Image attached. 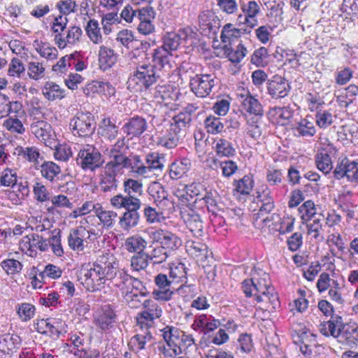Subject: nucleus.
Returning <instances> with one entry per match:
<instances>
[{
	"label": "nucleus",
	"instance_id": "1",
	"mask_svg": "<svg viewBox=\"0 0 358 358\" xmlns=\"http://www.w3.org/2000/svg\"><path fill=\"white\" fill-rule=\"evenodd\" d=\"M164 79L148 64H139L129 79V85L134 83L140 91L151 90L152 86Z\"/></svg>",
	"mask_w": 358,
	"mask_h": 358
},
{
	"label": "nucleus",
	"instance_id": "2",
	"mask_svg": "<svg viewBox=\"0 0 358 358\" xmlns=\"http://www.w3.org/2000/svg\"><path fill=\"white\" fill-rule=\"evenodd\" d=\"M70 127L74 135L81 137L91 136L95 131L96 122L94 116L90 112H78L71 120Z\"/></svg>",
	"mask_w": 358,
	"mask_h": 358
},
{
	"label": "nucleus",
	"instance_id": "3",
	"mask_svg": "<svg viewBox=\"0 0 358 358\" xmlns=\"http://www.w3.org/2000/svg\"><path fill=\"white\" fill-rule=\"evenodd\" d=\"M100 152L94 146L87 145L81 149L76 158V163L83 170L94 171L103 163Z\"/></svg>",
	"mask_w": 358,
	"mask_h": 358
},
{
	"label": "nucleus",
	"instance_id": "4",
	"mask_svg": "<svg viewBox=\"0 0 358 358\" xmlns=\"http://www.w3.org/2000/svg\"><path fill=\"white\" fill-rule=\"evenodd\" d=\"M196 33L189 27L181 29L178 32H168L163 38V45L159 48L164 49L169 52L176 50L182 41L187 43L195 38Z\"/></svg>",
	"mask_w": 358,
	"mask_h": 358
},
{
	"label": "nucleus",
	"instance_id": "5",
	"mask_svg": "<svg viewBox=\"0 0 358 358\" xmlns=\"http://www.w3.org/2000/svg\"><path fill=\"white\" fill-rule=\"evenodd\" d=\"M215 85V76L210 74H197L189 83L192 91L196 96L202 98L209 95Z\"/></svg>",
	"mask_w": 358,
	"mask_h": 358
},
{
	"label": "nucleus",
	"instance_id": "6",
	"mask_svg": "<svg viewBox=\"0 0 358 358\" xmlns=\"http://www.w3.org/2000/svg\"><path fill=\"white\" fill-rule=\"evenodd\" d=\"M171 52L159 48L155 49L152 54V63L149 64L163 79L167 78L171 69Z\"/></svg>",
	"mask_w": 358,
	"mask_h": 358
},
{
	"label": "nucleus",
	"instance_id": "7",
	"mask_svg": "<svg viewBox=\"0 0 358 358\" xmlns=\"http://www.w3.org/2000/svg\"><path fill=\"white\" fill-rule=\"evenodd\" d=\"M153 242L159 243L162 248L169 251H173L182 245V241L175 234L163 229H157L150 233Z\"/></svg>",
	"mask_w": 358,
	"mask_h": 358
},
{
	"label": "nucleus",
	"instance_id": "8",
	"mask_svg": "<svg viewBox=\"0 0 358 358\" xmlns=\"http://www.w3.org/2000/svg\"><path fill=\"white\" fill-rule=\"evenodd\" d=\"M270 192H266L260 199L262 205L257 213L254 215V219L259 227H264L270 226V222L274 220L275 214L270 215L273 210L275 205L272 197L269 196Z\"/></svg>",
	"mask_w": 358,
	"mask_h": 358
},
{
	"label": "nucleus",
	"instance_id": "9",
	"mask_svg": "<svg viewBox=\"0 0 358 358\" xmlns=\"http://www.w3.org/2000/svg\"><path fill=\"white\" fill-rule=\"evenodd\" d=\"M92 264L106 280H112L116 278L119 264L113 256L108 254L101 255Z\"/></svg>",
	"mask_w": 358,
	"mask_h": 358
},
{
	"label": "nucleus",
	"instance_id": "10",
	"mask_svg": "<svg viewBox=\"0 0 358 358\" xmlns=\"http://www.w3.org/2000/svg\"><path fill=\"white\" fill-rule=\"evenodd\" d=\"M267 92L273 99H283L288 95L291 90L289 81L284 77L275 75L268 80Z\"/></svg>",
	"mask_w": 358,
	"mask_h": 358
},
{
	"label": "nucleus",
	"instance_id": "11",
	"mask_svg": "<svg viewBox=\"0 0 358 358\" xmlns=\"http://www.w3.org/2000/svg\"><path fill=\"white\" fill-rule=\"evenodd\" d=\"M155 283L158 289H154L152 295L155 299L169 301L171 299L173 292L171 290L172 280L163 273L157 275L155 278Z\"/></svg>",
	"mask_w": 358,
	"mask_h": 358
},
{
	"label": "nucleus",
	"instance_id": "12",
	"mask_svg": "<svg viewBox=\"0 0 358 358\" xmlns=\"http://www.w3.org/2000/svg\"><path fill=\"white\" fill-rule=\"evenodd\" d=\"M150 91L153 98L158 103H164L166 106L177 100L180 95L179 91L169 85H158Z\"/></svg>",
	"mask_w": 358,
	"mask_h": 358
},
{
	"label": "nucleus",
	"instance_id": "13",
	"mask_svg": "<svg viewBox=\"0 0 358 358\" xmlns=\"http://www.w3.org/2000/svg\"><path fill=\"white\" fill-rule=\"evenodd\" d=\"M242 289L247 297L255 296L257 302H263L264 299L260 294L266 291L264 279L258 280L257 282L252 278L246 279L242 282Z\"/></svg>",
	"mask_w": 358,
	"mask_h": 358
},
{
	"label": "nucleus",
	"instance_id": "14",
	"mask_svg": "<svg viewBox=\"0 0 358 358\" xmlns=\"http://www.w3.org/2000/svg\"><path fill=\"white\" fill-rule=\"evenodd\" d=\"M84 277L85 281L83 285L90 292H94L101 290L104 287L106 280L92 264L91 267L84 274Z\"/></svg>",
	"mask_w": 358,
	"mask_h": 358
},
{
	"label": "nucleus",
	"instance_id": "15",
	"mask_svg": "<svg viewBox=\"0 0 358 358\" xmlns=\"http://www.w3.org/2000/svg\"><path fill=\"white\" fill-rule=\"evenodd\" d=\"M343 328V318L337 315H332L329 320L323 322L319 325L320 332L326 337L331 336L334 338H338Z\"/></svg>",
	"mask_w": 358,
	"mask_h": 358
},
{
	"label": "nucleus",
	"instance_id": "16",
	"mask_svg": "<svg viewBox=\"0 0 358 358\" xmlns=\"http://www.w3.org/2000/svg\"><path fill=\"white\" fill-rule=\"evenodd\" d=\"M182 219L187 228L194 236L201 237L203 234V224L200 215L192 210L185 212Z\"/></svg>",
	"mask_w": 358,
	"mask_h": 358
},
{
	"label": "nucleus",
	"instance_id": "17",
	"mask_svg": "<svg viewBox=\"0 0 358 358\" xmlns=\"http://www.w3.org/2000/svg\"><path fill=\"white\" fill-rule=\"evenodd\" d=\"M148 128V123L145 118L135 116L127 122L122 129L124 132L131 138L139 137Z\"/></svg>",
	"mask_w": 358,
	"mask_h": 358
},
{
	"label": "nucleus",
	"instance_id": "18",
	"mask_svg": "<svg viewBox=\"0 0 358 358\" xmlns=\"http://www.w3.org/2000/svg\"><path fill=\"white\" fill-rule=\"evenodd\" d=\"M22 250H27L31 252H35L36 248L41 251H46L49 248L48 241L36 234L24 236L20 243Z\"/></svg>",
	"mask_w": 358,
	"mask_h": 358
},
{
	"label": "nucleus",
	"instance_id": "19",
	"mask_svg": "<svg viewBox=\"0 0 358 358\" xmlns=\"http://www.w3.org/2000/svg\"><path fill=\"white\" fill-rule=\"evenodd\" d=\"M82 34V29L79 27L71 26L63 35L57 36L56 45L59 49H64L68 45H73L80 42Z\"/></svg>",
	"mask_w": 358,
	"mask_h": 358
},
{
	"label": "nucleus",
	"instance_id": "20",
	"mask_svg": "<svg viewBox=\"0 0 358 358\" xmlns=\"http://www.w3.org/2000/svg\"><path fill=\"white\" fill-rule=\"evenodd\" d=\"M241 97L243 110L252 116L263 117L264 108L258 99L252 96L249 91L245 94H241Z\"/></svg>",
	"mask_w": 358,
	"mask_h": 358
},
{
	"label": "nucleus",
	"instance_id": "21",
	"mask_svg": "<svg viewBox=\"0 0 358 358\" xmlns=\"http://www.w3.org/2000/svg\"><path fill=\"white\" fill-rule=\"evenodd\" d=\"M110 204L117 209L124 208L126 211L134 208H141V202L138 197L126 194H117L113 196L110 200Z\"/></svg>",
	"mask_w": 358,
	"mask_h": 358
},
{
	"label": "nucleus",
	"instance_id": "22",
	"mask_svg": "<svg viewBox=\"0 0 358 358\" xmlns=\"http://www.w3.org/2000/svg\"><path fill=\"white\" fill-rule=\"evenodd\" d=\"M90 239V232L80 226L71 230L68 237L69 245L73 250L83 251L84 250L83 242Z\"/></svg>",
	"mask_w": 358,
	"mask_h": 358
},
{
	"label": "nucleus",
	"instance_id": "23",
	"mask_svg": "<svg viewBox=\"0 0 358 358\" xmlns=\"http://www.w3.org/2000/svg\"><path fill=\"white\" fill-rule=\"evenodd\" d=\"M196 109L197 107L194 105L188 104L182 111L173 117V122L171 123V126L181 132L182 129L190 125L192 115L196 112Z\"/></svg>",
	"mask_w": 358,
	"mask_h": 358
},
{
	"label": "nucleus",
	"instance_id": "24",
	"mask_svg": "<svg viewBox=\"0 0 358 358\" xmlns=\"http://www.w3.org/2000/svg\"><path fill=\"white\" fill-rule=\"evenodd\" d=\"M187 250L191 255L198 259L196 261L201 262H210L208 259L210 257H212L213 255V252L208 250L207 245L199 241H188L187 243Z\"/></svg>",
	"mask_w": 358,
	"mask_h": 358
},
{
	"label": "nucleus",
	"instance_id": "25",
	"mask_svg": "<svg viewBox=\"0 0 358 358\" xmlns=\"http://www.w3.org/2000/svg\"><path fill=\"white\" fill-rule=\"evenodd\" d=\"M110 161L108 162L104 169L108 172L117 174L124 169H129L131 166V159L123 154L109 155Z\"/></svg>",
	"mask_w": 358,
	"mask_h": 358
},
{
	"label": "nucleus",
	"instance_id": "26",
	"mask_svg": "<svg viewBox=\"0 0 358 358\" xmlns=\"http://www.w3.org/2000/svg\"><path fill=\"white\" fill-rule=\"evenodd\" d=\"M59 322L51 319H42L34 323L36 330L41 334H48L52 338H58L61 334V331L58 328Z\"/></svg>",
	"mask_w": 358,
	"mask_h": 358
},
{
	"label": "nucleus",
	"instance_id": "27",
	"mask_svg": "<svg viewBox=\"0 0 358 358\" xmlns=\"http://www.w3.org/2000/svg\"><path fill=\"white\" fill-rule=\"evenodd\" d=\"M192 162L188 158L175 160L169 166V176L173 180L181 178L191 168Z\"/></svg>",
	"mask_w": 358,
	"mask_h": 358
},
{
	"label": "nucleus",
	"instance_id": "28",
	"mask_svg": "<svg viewBox=\"0 0 358 358\" xmlns=\"http://www.w3.org/2000/svg\"><path fill=\"white\" fill-rule=\"evenodd\" d=\"M202 201L206 203L208 212H211L215 217L222 209L223 204L220 201V196L216 191L205 192Z\"/></svg>",
	"mask_w": 358,
	"mask_h": 358
},
{
	"label": "nucleus",
	"instance_id": "29",
	"mask_svg": "<svg viewBox=\"0 0 358 358\" xmlns=\"http://www.w3.org/2000/svg\"><path fill=\"white\" fill-rule=\"evenodd\" d=\"M43 95L50 101L65 97V90L54 82L48 81L42 88Z\"/></svg>",
	"mask_w": 358,
	"mask_h": 358
},
{
	"label": "nucleus",
	"instance_id": "30",
	"mask_svg": "<svg viewBox=\"0 0 358 358\" xmlns=\"http://www.w3.org/2000/svg\"><path fill=\"white\" fill-rule=\"evenodd\" d=\"M140 208L130 209L125 211L120 218L119 224L124 230H129L136 227L140 221V214L138 210Z\"/></svg>",
	"mask_w": 358,
	"mask_h": 358
},
{
	"label": "nucleus",
	"instance_id": "31",
	"mask_svg": "<svg viewBox=\"0 0 358 358\" xmlns=\"http://www.w3.org/2000/svg\"><path fill=\"white\" fill-rule=\"evenodd\" d=\"M180 139L181 132L171 126L169 132L159 139L157 145L167 149H172L178 145Z\"/></svg>",
	"mask_w": 358,
	"mask_h": 358
},
{
	"label": "nucleus",
	"instance_id": "32",
	"mask_svg": "<svg viewBox=\"0 0 358 358\" xmlns=\"http://www.w3.org/2000/svg\"><path fill=\"white\" fill-rule=\"evenodd\" d=\"M268 119L273 124H285L283 121L289 120L292 117V110L287 107H275L268 113Z\"/></svg>",
	"mask_w": 358,
	"mask_h": 358
},
{
	"label": "nucleus",
	"instance_id": "33",
	"mask_svg": "<svg viewBox=\"0 0 358 358\" xmlns=\"http://www.w3.org/2000/svg\"><path fill=\"white\" fill-rule=\"evenodd\" d=\"M117 56L114 50L106 46H101L99 52V62L101 69L106 70L115 64Z\"/></svg>",
	"mask_w": 358,
	"mask_h": 358
},
{
	"label": "nucleus",
	"instance_id": "34",
	"mask_svg": "<svg viewBox=\"0 0 358 358\" xmlns=\"http://www.w3.org/2000/svg\"><path fill=\"white\" fill-rule=\"evenodd\" d=\"M187 270L182 262L173 263L170 266L169 278L173 283H182L187 279Z\"/></svg>",
	"mask_w": 358,
	"mask_h": 358
},
{
	"label": "nucleus",
	"instance_id": "35",
	"mask_svg": "<svg viewBox=\"0 0 358 358\" xmlns=\"http://www.w3.org/2000/svg\"><path fill=\"white\" fill-rule=\"evenodd\" d=\"M115 317L114 311L110 307H107L96 318L95 324L102 330H106L113 326L115 322Z\"/></svg>",
	"mask_w": 358,
	"mask_h": 358
},
{
	"label": "nucleus",
	"instance_id": "36",
	"mask_svg": "<svg viewBox=\"0 0 358 358\" xmlns=\"http://www.w3.org/2000/svg\"><path fill=\"white\" fill-rule=\"evenodd\" d=\"M164 155L157 152H150L146 155L145 162L148 166V173L151 170L162 171L165 163Z\"/></svg>",
	"mask_w": 358,
	"mask_h": 358
},
{
	"label": "nucleus",
	"instance_id": "37",
	"mask_svg": "<svg viewBox=\"0 0 358 358\" xmlns=\"http://www.w3.org/2000/svg\"><path fill=\"white\" fill-rule=\"evenodd\" d=\"M117 174L108 172L104 169L100 182L101 190L103 192H113L117 190L118 181L116 179Z\"/></svg>",
	"mask_w": 358,
	"mask_h": 358
},
{
	"label": "nucleus",
	"instance_id": "38",
	"mask_svg": "<svg viewBox=\"0 0 358 358\" xmlns=\"http://www.w3.org/2000/svg\"><path fill=\"white\" fill-rule=\"evenodd\" d=\"M99 134L108 140H113L118 134V128L110 118H105L99 125Z\"/></svg>",
	"mask_w": 358,
	"mask_h": 358
},
{
	"label": "nucleus",
	"instance_id": "39",
	"mask_svg": "<svg viewBox=\"0 0 358 358\" xmlns=\"http://www.w3.org/2000/svg\"><path fill=\"white\" fill-rule=\"evenodd\" d=\"M147 241L139 235H134L127 238L125 246L129 252H144V250L147 246Z\"/></svg>",
	"mask_w": 358,
	"mask_h": 358
},
{
	"label": "nucleus",
	"instance_id": "40",
	"mask_svg": "<svg viewBox=\"0 0 358 358\" xmlns=\"http://www.w3.org/2000/svg\"><path fill=\"white\" fill-rule=\"evenodd\" d=\"M250 30L242 27L235 28L231 23H227L223 27L221 33V40L223 43L227 42L231 37H238L242 34H250Z\"/></svg>",
	"mask_w": 358,
	"mask_h": 358
},
{
	"label": "nucleus",
	"instance_id": "41",
	"mask_svg": "<svg viewBox=\"0 0 358 358\" xmlns=\"http://www.w3.org/2000/svg\"><path fill=\"white\" fill-rule=\"evenodd\" d=\"M216 153L220 157H231L236 155L232 143L225 138H219L215 145Z\"/></svg>",
	"mask_w": 358,
	"mask_h": 358
},
{
	"label": "nucleus",
	"instance_id": "42",
	"mask_svg": "<svg viewBox=\"0 0 358 358\" xmlns=\"http://www.w3.org/2000/svg\"><path fill=\"white\" fill-rule=\"evenodd\" d=\"M315 164L317 169L324 174L330 173L333 166L331 157L327 152H318L315 155Z\"/></svg>",
	"mask_w": 358,
	"mask_h": 358
},
{
	"label": "nucleus",
	"instance_id": "43",
	"mask_svg": "<svg viewBox=\"0 0 358 358\" xmlns=\"http://www.w3.org/2000/svg\"><path fill=\"white\" fill-rule=\"evenodd\" d=\"M294 129L298 132L299 136L303 137H312L316 133L313 122L307 119H302L299 122Z\"/></svg>",
	"mask_w": 358,
	"mask_h": 358
},
{
	"label": "nucleus",
	"instance_id": "44",
	"mask_svg": "<svg viewBox=\"0 0 358 358\" xmlns=\"http://www.w3.org/2000/svg\"><path fill=\"white\" fill-rule=\"evenodd\" d=\"M85 29L87 36L94 43L99 44L102 42V36L97 20L94 19L90 20Z\"/></svg>",
	"mask_w": 358,
	"mask_h": 358
},
{
	"label": "nucleus",
	"instance_id": "45",
	"mask_svg": "<svg viewBox=\"0 0 358 358\" xmlns=\"http://www.w3.org/2000/svg\"><path fill=\"white\" fill-rule=\"evenodd\" d=\"M60 171V167L53 162H44L41 166L42 176L50 181H52Z\"/></svg>",
	"mask_w": 358,
	"mask_h": 358
},
{
	"label": "nucleus",
	"instance_id": "46",
	"mask_svg": "<svg viewBox=\"0 0 358 358\" xmlns=\"http://www.w3.org/2000/svg\"><path fill=\"white\" fill-rule=\"evenodd\" d=\"M124 191L126 194L137 197L143 194V184L137 180L127 179L124 181Z\"/></svg>",
	"mask_w": 358,
	"mask_h": 358
},
{
	"label": "nucleus",
	"instance_id": "47",
	"mask_svg": "<svg viewBox=\"0 0 358 358\" xmlns=\"http://www.w3.org/2000/svg\"><path fill=\"white\" fill-rule=\"evenodd\" d=\"M299 212L303 223L307 222L316 214L315 206L311 200L305 201L299 208Z\"/></svg>",
	"mask_w": 358,
	"mask_h": 358
},
{
	"label": "nucleus",
	"instance_id": "48",
	"mask_svg": "<svg viewBox=\"0 0 358 358\" xmlns=\"http://www.w3.org/2000/svg\"><path fill=\"white\" fill-rule=\"evenodd\" d=\"M67 24L68 19L66 17H64L62 15H60L55 17L51 26V30L55 34L54 41L55 44H57V36L64 34Z\"/></svg>",
	"mask_w": 358,
	"mask_h": 358
},
{
	"label": "nucleus",
	"instance_id": "49",
	"mask_svg": "<svg viewBox=\"0 0 358 358\" xmlns=\"http://www.w3.org/2000/svg\"><path fill=\"white\" fill-rule=\"evenodd\" d=\"M1 266L8 275H14L21 272L23 265L15 259H6L1 262Z\"/></svg>",
	"mask_w": 358,
	"mask_h": 358
},
{
	"label": "nucleus",
	"instance_id": "50",
	"mask_svg": "<svg viewBox=\"0 0 358 358\" xmlns=\"http://www.w3.org/2000/svg\"><path fill=\"white\" fill-rule=\"evenodd\" d=\"M96 215L103 226L108 228L113 225L114 220L117 216L115 212L103 210L101 206L96 208Z\"/></svg>",
	"mask_w": 358,
	"mask_h": 358
},
{
	"label": "nucleus",
	"instance_id": "51",
	"mask_svg": "<svg viewBox=\"0 0 358 358\" xmlns=\"http://www.w3.org/2000/svg\"><path fill=\"white\" fill-rule=\"evenodd\" d=\"M204 124L207 131L212 134L220 133L224 129L220 117L210 115L205 120Z\"/></svg>",
	"mask_w": 358,
	"mask_h": 358
},
{
	"label": "nucleus",
	"instance_id": "52",
	"mask_svg": "<svg viewBox=\"0 0 358 358\" xmlns=\"http://www.w3.org/2000/svg\"><path fill=\"white\" fill-rule=\"evenodd\" d=\"M262 118V117L252 116L247 120V134L254 139H257L262 135V129L259 125Z\"/></svg>",
	"mask_w": 358,
	"mask_h": 358
},
{
	"label": "nucleus",
	"instance_id": "53",
	"mask_svg": "<svg viewBox=\"0 0 358 358\" xmlns=\"http://www.w3.org/2000/svg\"><path fill=\"white\" fill-rule=\"evenodd\" d=\"M246 52L247 49L241 43L238 44L236 50L229 48L225 50V54L229 60L233 63H239L245 56Z\"/></svg>",
	"mask_w": 358,
	"mask_h": 358
},
{
	"label": "nucleus",
	"instance_id": "54",
	"mask_svg": "<svg viewBox=\"0 0 358 358\" xmlns=\"http://www.w3.org/2000/svg\"><path fill=\"white\" fill-rule=\"evenodd\" d=\"M148 254L140 252L134 255L131 259V266L134 271H139L145 269L148 265Z\"/></svg>",
	"mask_w": 358,
	"mask_h": 358
},
{
	"label": "nucleus",
	"instance_id": "55",
	"mask_svg": "<svg viewBox=\"0 0 358 358\" xmlns=\"http://www.w3.org/2000/svg\"><path fill=\"white\" fill-rule=\"evenodd\" d=\"M18 155L30 162L37 163L41 154L36 147H20L18 150Z\"/></svg>",
	"mask_w": 358,
	"mask_h": 358
},
{
	"label": "nucleus",
	"instance_id": "56",
	"mask_svg": "<svg viewBox=\"0 0 358 358\" xmlns=\"http://www.w3.org/2000/svg\"><path fill=\"white\" fill-rule=\"evenodd\" d=\"M169 257V252L164 250L161 246L155 248L150 252L148 254L149 260L153 264H159L165 262Z\"/></svg>",
	"mask_w": 358,
	"mask_h": 358
},
{
	"label": "nucleus",
	"instance_id": "57",
	"mask_svg": "<svg viewBox=\"0 0 358 358\" xmlns=\"http://www.w3.org/2000/svg\"><path fill=\"white\" fill-rule=\"evenodd\" d=\"M268 57L267 48L261 47L255 50L251 56V62L257 66H264L266 62V59Z\"/></svg>",
	"mask_w": 358,
	"mask_h": 358
},
{
	"label": "nucleus",
	"instance_id": "58",
	"mask_svg": "<svg viewBox=\"0 0 358 358\" xmlns=\"http://www.w3.org/2000/svg\"><path fill=\"white\" fill-rule=\"evenodd\" d=\"M316 123L320 128H327L333 123L332 114L328 110H320L315 115Z\"/></svg>",
	"mask_w": 358,
	"mask_h": 358
},
{
	"label": "nucleus",
	"instance_id": "59",
	"mask_svg": "<svg viewBox=\"0 0 358 358\" xmlns=\"http://www.w3.org/2000/svg\"><path fill=\"white\" fill-rule=\"evenodd\" d=\"M34 313L35 307L30 303H23L17 308V314L24 322L31 320L34 317Z\"/></svg>",
	"mask_w": 358,
	"mask_h": 358
},
{
	"label": "nucleus",
	"instance_id": "60",
	"mask_svg": "<svg viewBox=\"0 0 358 358\" xmlns=\"http://www.w3.org/2000/svg\"><path fill=\"white\" fill-rule=\"evenodd\" d=\"M213 163L215 165L219 164L222 169V175L225 177H230L238 169V166L236 163L231 160L219 162L218 160L215 159Z\"/></svg>",
	"mask_w": 358,
	"mask_h": 358
},
{
	"label": "nucleus",
	"instance_id": "61",
	"mask_svg": "<svg viewBox=\"0 0 358 358\" xmlns=\"http://www.w3.org/2000/svg\"><path fill=\"white\" fill-rule=\"evenodd\" d=\"M346 173L348 181L358 184V162L348 159Z\"/></svg>",
	"mask_w": 358,
	"mask_h": 358
},
{
	"label": "nucleus",
	"instance_id": "62",
	"mask_svg": "<svg viewBox=\"0 0 358 358\" xmlns=\"http://www.w3.org/2000/svg\"><path fill=\"white\" fill-rule=\"evenodd\" d=\"M131 159V166L129 169L132 172L141 176H145L148 174V168L143 164L140 156L134 155Z\"/></svg>",
	"mask_w": 358,
	"mask_h": 358
},
{
	"label": "nucleus",
	"instance_id": "63",
	"mask_svg": "<svg viewBox=\"0 0 358 358\" xmlns=\"http://www.w3.org/2000/svg\"><path fill=\"white\" fill-rule=\"evenodd\" d=\"M17 182L16 172L11 169H5L0 178V184L5 187H14Z\"/></svg>",
	"mask_w": 358,
	"mask_h": 358
},
{
	"label": "nucleus",
	"instance_id": "64",
	"mask_svg": "<svg viewBox=\"0 0 358 358\" xmlns=\"http://www.w3.org/2000/svg\"><path fill=\"white\" fill-rule=\"evenodd\" d=\"M143 305L144 311H145L147 313H150L155 318L158 319L162 316V308L153 300L147 299L143 302Z\"/></svg>",
	"mask_w": 358,
	"mask_h": 358
}]
</instances>
